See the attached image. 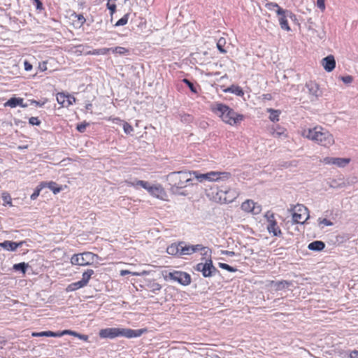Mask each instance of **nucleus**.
Returning a JSON list of instances; mask_svg holds the SVG:
<instances>
[{"label":"nucleus","instance_id":"e2e57ef3","mask_svg":"<svg viewBox=\"0 0 358 358\" xmlns=\"http://www.w3.org/2000/svg\"><path fill=\"white\" fill-rule=\"evenodd\" d=\"M76 336H78L80 338L84 340V341H87V338H88V336H86V335H80L78 334H77V335H76Z\"/></svg>","mask_w":358,"mask_h":358},{"label":"nucleus","instance_id":"09e8293b","mask_svg":"<svg viewBox=\"0 0 358 358\" xmlns=\"http://www.w3.org/2000/svg\"><path fill=\"white\" fill-rule=\"evenodd\" d=\"M55 185V182H50V183L48 184V187H49V188H50V189H52V192H53V193H54V194H57V193H58V192H60L61 189H60L59 187L55 188V187H53Z\"/></svg>","mask_w":358,"mask_h":358},{"label":"nucleus","instance_id":"ddd939ff","mask_svg":"<svg viewBox=\"0 0 358 358\" xmlns=\"http://www.w3.org/2000/svg\"><path fill=\"white\" fill-rule=\"evenodd\" d=\"M306 87L308 89V93L311 96V101L317 100L322 94L319 85L315 82L309 81L306 83Z\"/></svg>","mask_w":358,"mask_h":358},{"label":"nucleus","instance_id":"4468645a","mask_svg":"<svg viewBox=\"0 0 358 358\" xmlns=\"http://www.w3.org/2000/svg\"><path fill=\"white\" fill-rule=\"evenodd\" d=\"M323 163L325 164H334L340 168L345 167L350 162V158H340L327 157L323 159Z\"/></svg>","mask_w":358,"mask_h":358},{"label":"nucleus","instance_id":"13d9d810","mask_svg":"<svg viewBox=\"0 0 358 358\" xmlns=\"http://www.w3.org/2000/svg\"><path fill=\"white\" fill-rule=\"evenodd\" d=\"M78 20L80 22L81 24H83L85 22V18L83 17V15H78Z\"/></svg>","mask_w":358,"mask_h":358},{"label":"nucleus","instance_id":"5701e85b","mask_svg":"<svg viewBox=\"0 0 358 358\" xmlns=\"http://www.w3.org/2000/svg\"><path fill=\"white\" fill-rule=\"evenodd\" d=\"M85 287V285L82 282L81 280H79L78 282H73L70 285H69L66 289V292H73V291H76L80 288H83Z\"/></svg>","mask_w":358,"mask_h":358},{"label":"nucleus","instance_id":"2f4dec72","mask_svg":"<svg viewBox=\"0 0 358 358\" xmlns=\"http://www.w3.org/2000/svg\"><path fill=\"white\" fill-rule=\"evenodd\" d=\"M130 185L134 187L139 185L143 188L145 189L146 190H148L150 186L148 182L144 180H136L133 182H130Z\"/></svg>","mask_w":358,"mask_h":358},{"label":"nucleus","instance_id":"c9c22d12","mask_svg":"<svg viewBox=\"0 0 358 358\" xmlns=\"http://www.w3.org/2000/svg\"><path fill=\"white\" fill-rule=\"evenodd\" d=\"M218 266L219 267H220L221 268H223L224 270H227L229 272H235L237 271L236 268L229 266V264H227L225 263H219L218 264Z\"/></svg>","mask_w":358,"mask_h":358},{"label":"nucleus","instance_id":"6e6552de","mask_svg":"<svg viewBox=\"0 0 358 358\" xmlns=\"http://www.w3.org/2000/svg\"><path fill=\"white\" fill-rule=\"evenodd\" d=\"M168 278L170 280L178 282L184 286L189 285L191 283L190 275L182 271H174L173 272H169L167 275L164 276V279L166 280Z\"/></svg>","mask_w":358,"mask_h":358},{"label":"nucleus","instance_id":"69168bd1","mask_svg":"<svg viewBox=\"0 0 358 358\" xmlns=\"http://www.w3.org/2000/svg\"><path fill=\"white\" fill-rule=\"evenodd\" d=\"M8 198L10 199L9 196H3V200H4V201H6L8 203H9L10 202L8 201H7Z\"/></svg>","mask_w":358,"mask_h":358},{"label":"nucleus","instance_id":"8fccbe9b","mask_svg":"<svg viewBox=\"0 0 358 358\" xmlns=\"http://www.w3.org/2000/svg\"><path fill=\"white\" fill-rule=\"evenodd\" d=\"M45 334L46 337H59V332H53L51 331H45Z\"/></svg>","mask_w":358,"mask_h":358},{"label":"nucleus","instance_id":"a19ab883","mask_svg":"<svg viewBox=\"0 0 358 358\" xmlns=\"http://www.w3.org/2000/svg\"><path fill=\"white\" fill-rule=\"evenodd\" d=\"M123 129L127 134H129L133 131V127L127 122H124Z\"/></svg>","mask_w":358,"mask_h":358},{"label":"nucleus","instance_id":"603ef678","mask_svg":"<svg viewBox=\"0 0 358 358\" xmlns=\"http://www.w3.org/2000/svg\"><path fill=\"white\" fill-rule=\"evenodd\" d=\"M66 334H69V335H74V336H76V335H77V333L73 332V331H71V330H64V331H62V332H59V337H60V336H62L66 335Z\"/></svg>","mask_w":358,"mask_h":358},{"label":"nucleus","instance_id":"6ab92c4d","mask_svg":"<svg viewBox=\"0 0 358 358\" xmlns=\"http://www.w3.org/2000/svg\"><path fill=\"white\" fill-rule=\"evenodd\" d=\"M6 106H10V108H15L17 106H20L22 108H27L28 105L23 103V99L12 97L8 99L6 103Z\"/></svg>","mask_w":358,"mask_h":358},{"label":"nucleus","instance_id":"5fc2aeb1","mask_svg":"<svg viewBox=\"0 0 358 358\" xmlns=\"http://www.w3.org/2000/svg\"><path fill=\"white\" fill-rule=\"evenodd\" d=\"M24 70L27 71H31L32 69V65L27 61L24 62Z\"/></svg>","mask_w":358,"mask_h":358},{"label":"nucleus","instance_id":"f704fd0d","mask_svg":"<svg viewBox=\"0 0 358 358\" xmlns=\"http://www.w3.org/2000/svg\"><path fill=\"white\" fill-rule=\"evenodd\" d=\"M266 6L268 9L272 10L274 8H277L276 13L278 15H282L285 14V11L279 7V6L277 3H267Z\"/></svg>","mask_w":358,"mask_h":358},{"label":"nucleus","instance_id":"f3484780","mask_svg":"<svg viewBox=\"0 0 358 358\" xmlns=\"http://www.w3.org/2000/svg\"><path fill=\"white\" fill-rule=\"evenodd\" d=\"M322 64L327 72L332 71L336 66V61L333 55H329L322 60Z\"/></svg>","mask_w":358,"mask_h":358},{"label":"nucleus","instance_id":"473e14b6","mask_svg":"<svg viewBox=\"0 0 358 358\" xmlns=\"http://www.w3.org/2000/svg\"><path fill=\"white\" fill-rule=\"evenodd\" d=\"M66 94L63 92L58 93L57 94V101L59 104L63 107H66Z\"/></svg>","mask_w":358,"mask_h":358},{"label":"nucleus","instance_id":"f03ea898","mask_svg":"<svg viewBox=\"0 0 358 358\" xmlns=\"http://www.w3.org/2000/svg\"><path fill=\"white\" fill-rule=\"evenodd\" d=\"M301 135L324 147H329L334 143L333 135L321 127L304 129L301 131Z\"/></svg>","mask_w":358,"mask_h":358},{"label":"nucleus","instance_id":"1a4fd4ad","mask_svg":"<svg viewBox=\"0 0 358 358\" xmlns=\"http://www.w3.org/2000/svg\"><path fill=\"white\" fill-rule=\"evenodd\" d=\"M195 270L202 273V275L205 278L210 277L217 271V268L213 266V261L211 259L206 260L203 263H199L195 266Z\"/></svg>","mask_w":358,"mask_h":358},{"label":"nucleus","instance_id":"052dcab7","mask_svg":"<svg viewBox=\"0 0 358 358\" xmlns=\"http://www.w3.org/2000/svg\"><path fill=\"white\" fill-rule=\"evenodd\" d=\"M36 2V9L42 8V3L40 0H34Z\"/></svg>","mask_w":358,"mask_h":358},{"label":"nucleus","instance_id":"ea45409f","mask_svg":"<svg viewBox=\"0 0 358 358\" xmlns=\"http://www.w3.org/2000/svg\"><path fill=\"white\" fill-rule=\"evenodd\" d=\"M128 22V15H124L122 18H120L115 24L116 27L123 26L126 24Z\"/></svg>","mask_w":358,"mask_h":358},{"label":"nucleus","instance_id":"de8ad7c7","mask_svg":"<svg viewBox=\"0 0 358 358\" xmlns=\"http://www.w3.org/2000/svg\"><path fill=\"white\" fill-rule=\"evenodd\" d=\"M89 125L88 123H82L77 125V130L81 133L85 131L86 127Z\"/></svg>","mask_w":358,"mask_h":358},{"label":"nucleus","instance_id":"79ce46f5","mask_svg":"<svg viewBox=\"0 0 358 358\" xmlns=\"http://www.w3.org/2000/svg\"><path fill=\"white\" fill-rule=\"evenodd\" d=\"M43 188V186H42V184L41 185V187H38L35 190L34 192H33V194L31 195V200H35L38 196V195L40 194V192L41 190Z\"/></svg>","mask_w":358,"mask_h":358},{"label":"nucleus","instance_id":"774afa93","mask_svg":"<svg viewBox=\"0 0 358 358\" xmlns=\"http://www.w3.org/2000/svg\"><path fill=\"white\" fill-rule=\"evenodd\" d=\"M213 358H221L220 356H218L217 355H214L213 356Z\"/></svg>","mask_w":358,"mask_h":358},{"label":"nucleus","instance_id":"864d4df0","mask_svg":"<svg viewBox=\"0 0 358 358\" xmlns=\"http://www.w3.org/2000/svg\"><path fill=\"white\" fill-rule=\"evenodd\" d=\"M317 6L320 9L324 10L325 9L324 0H317Z\"/></svg>","mask_w":358,"mask_h":358},{"label":"nucleus","instance_id":"4be33fe9","mask_svg":"<svg viewBox=\"0 0 358 358\" xmlns=\"http://www.w3.org/2000/svg\"><path fill=\"white\" fill-rule=\"evenodd\" d=\"M181 247L180 246V243L178 244H171L166 248V252L171 255H179L180 256V250Z\"/></svg>","mask_w":358,"mask_h":358},{"label":"nucleus","instance_id":"680f3d73","mask_svg":"<svg viewBox=\"0 0 358 358\" xmlns=\"http://www.w3.org/2000/svg\"><path fill=\"white\" fill-rule=\"evenodd\" d=\"M76 50L75 51L76 53L81 54L83 50V45H78L76 48Z\"/></svg>","mask_w":358,"mask_h":358},{"label":"nucleus","instance_id":"4d7b16f0","mask_svg":"<svg viewBox=\"0 0 358 358\" xmlns=\"http://www.w3.org/2000/svg\"><path fill=\"white\" fill-rule=\"evenodd\" d=\"M222 254L227 255L230 257H233L235 255V252L233 251H228V250H222Z\"/></svg>","mask_w":358,"mask_h":358},{"label":"nucleus","instance_id":"bf43d9fd","mask_svg":"<svg viewBox=\"0 0 358 358\" xmlns=\"http://www.w3.org/2000/svg\"><path fill=\"white\" fill-rule=\"evenodd\" d=\"M350 358H358V351H353L350 355Z\"/></svg>","mask_w":358,"mask_h":358},{"label":"nucleus","instance_id":"412c9836","mask_svg":"<svg viewBox=\"0 0 358 358\" xmlns=\"http://www.w3.org/2000/svg\"><path fill=\"white\" fill-rule=\"evenodd\" d=\"M324 243L321 241H315L309 243L308 245V248L313 251H321L324 248Z\"/></svg>","mask_w":358,"mask_h":358},{"label":"nucleus","instance_id":"3c124183","mask_svg":"<svg viewBox=\"0 0 358 358\" xmlns=\"http://www.w3.org/2000/svg\"><path fill=\"white\" fill-rule=\"evenodd\" d=\"M265 217L266 218L268 223L271 222L272 220H275L273 213L270 211L266 212L265 214Z\"/></svg>","mask_w":358,"mask_h":358},{"label":"nucleus","instance_id":"bb28decb","mask_svg":"<svg viewBox=\"0 0 358 358\" xmlns=\"http://www.w3.org/2000/svg\"><path fill=\"white\" fill-rule=\"evenodd\" d=\"M146 286L149 290L153 293H155L157 291H159L162 289L161 285L155 281H150Z\"/></svg>","mask_w":358,"mask_h":358},{"label":"nucleus","instance_id":"a18cd8bd","mask_svg":"<svg viewBox=\"0 0 358 358\" xmlns=\"http://www.w3.org/2000/svg\"><path fill=\"white\" fill-rule=\"evenodd\" d=\"M318 222L320 224H324L325 226H331L333 223L326 218H319Z\"/></svg>","mask_w":358,"mask_h":358},{"label":"nucleus","instance_id":"e433bc0d","mask_svg":"<svg viewBox=\"0 0 358 358\" xmlns=\"http://www.w3.org/2000/svg\"><path fill=\"white\" fill-rule=\"evenodd\" d=\"M182 81L189 87V88L192 92H193L194 94L197 93L196 87L194 85V84L191 81H189L188 79H186V78L183 79Z\"/></svg>","mask_w":358,"mask_h":358},{"label":"nucleus","instance_id":"20e7f679","mask_svg":"<svg viewBox=\"0 0 358 358\" xmlns=\"http://www.w3.org/2000/svg\"><path fill=\"white\" fill-rule=\"evenodd\" d=\"M145 331V329H131L127 328L111 327L101 329L99 332V336L101 338L113 339L117 337L131 338L139 337Z\"/></svg>","mask_w":358,"mask_h":358},{"label":"nucleus","instance_id":"2eb2a0df","mask_svg":"<svg viewBox=\"0 0 358 358\" xmlns=\"http://www.w3.org/2000/svg\"><path fill=\"white\" fill-rule=\"evenodd\" d=\"M292 285H293V283L292 281H287V280H280V281L272 280L270 282V287L275 291H280V290L288 289L289 287L292 286Z\"/></svg>","mask_w":358,"mask_h":358},{"label":"nucleus","instance_id":"f8f14e48","mask_svg":"<svg viewBox=\"0 0 358 358\" xmlns=\"http://www.w3.org/2000/svg\"><path fill=\"white\" fill-rule=\"evenodd\" d=\"M241 209L245 212L258 215L262 211V206L252 200L248 199L241 204Z\"/></svg>","mask_w":358,"mask_h":358},{"label":"nucleus","instance_id":"49530a36","mask_svg":"<svg viewBox=\"0 0 358 358\" xmlns=\"http://www.w3.org/2000/svg\"><path fill=\"white\" fill-rule=\"evenodd\" d=\"M29 122L31 125H37V126L40 125V124H41V121L36 117H30L29 120Z\"/></svg>","mask_w":358,"mask_h":358},{"label":"nucleus","instance_id":"c03bdc74","mask_svg":"<svg viewBox=\"0 0 358 358\" xmlns=\"http://www.w3.org/2000/svg\"><path fill=\"white\" fill-rule=\"evenodd\" d=\"M341 80L345 84H350L353 81V78L351 76H341Z\"/></svg>","mask_w":358,"mask_h":358},{"label":"nucleus","instance_id":"72a5a7b5","mask_svg":"<svg viewBox=\"0 0 358 358\" xmlns=\"http://www.w3.org/2000/svg\"><path fill=\"white\" fill-rule=\"evenodd\" d=\"M226 44V40L224 38L221 37L217 43V48L219 51L222 53H226L227 50L224 48V45Z\"/></svg>","mask_w":358,"mask_h":358},{"label":"nucleus","instance_id":"dca6fc26","mask_svg":"<svg viewBox=\"0 0 358 358\" xmlns=\"http://www.w3.org/2000/svg\"><path fill=\"white\" fill-rule=\"evenodd\" d=\"M148 192L153 196L160 199H164V196L166 195L165 191L163 187L159 185H150L148 189Z\"/></svg>","mask_w":358,"mask_h":358},{"label":"nucleus","instance_id":"cd10ccee","mask_svg":"<svg viewBox=\"0 0 358 358\" xmlns=\"http://www.w3.org/2000/svg\"><path fill=\"white\" fill-rule=\"evenodd\" d=\"M29 267V264L25 262H21L13 265V269L15 271H21L22 273H25L27 268Z\"/></svg>","mask_w":358,"mask_h":358},{"label":"nucleus","instance_id":"aec40b11","mask_svg":"<svg viewBox=\"0 0 358 358\" xmlns=\"http://www.w3.org/2000/svg\"><path fill=\"white\" fill-rule=\"evenodd\" d=\"M267 229L270 234H273L275 236H280L282 232L277 225V222L275 220H272L271 222L268 223Z\"/></svg>","mask_w":358,"mask_h":358},{"label":"nucleus","instance_id":"f257e3e1","mask_svg":"<svg viewBox=\"0 0 358 358\" xmlns=\"http://www.w3.org/2000/svg\"><path fill=\"white\" fill-rule=\"evenodd\" d=\"M200 182L204 180L210 182L218 181L224 178H229V173H218L211 171L207 173H199L197 171H174L166 176V180L170 186V192L176 195L187 196V192L182 189L189 185H193L192 176Z\"/></svg>","mask_w":358,"mask_h":358},{"label":"nucleus","instance_id":"0e129e2a","mask_svg":"<svg viewBox=\"0 0 358 358\" xmlns=\"http://www.w3.org/2000/svg\"><path fill=\"white\" fill-rule=\"evenodd\" d=\"M32 103H34L36 106H41L42 104H41L38 101H35V100H31V101Z\"/></svg>","mask_w":358,"mask_h":358},{"label":"nucleus","instance_id":"6e6d98bb","mask_svg":"<svg viewBox=\"0 0 358 358\" xmlns=\"http://www.w3.org/2000/svg\"><path fill=\"white\" fill-rule=\"evenodd\" d=\"M31 336L33 337H42V336H45V331H41V332H33L31 334Z\"/></svg>","mask_w":358,"mask_h":358},{"label":"nucleus","instance_id":"c756f323","mask_svg":"<svg viewBox=\"0 0 358 358\" xmlns=\"http://www.w3.org/2000/svg\"><path fill=\"white\" fill-rule=\"evenodd\" d=\"M110 51V49L107 48H100V49H96L93 51H89L87 52V55H106L108 52Z\"/></svg>","mask_w":358,"mask_h":358},{"label":"nucleus","instance_id":"58836bf2","mask_svg":"<svg viewBox=\"0 0 358 358\" xmlns=\"http://www.w3.org/2000/svg\"><path fill=\"white\" fill-rule=\"evenodd\" d=\"M66 107H69L71 105L73 104L76 101V99L71 95V94H66Z\"/></svg>","mask_w":358,"mask_h":358},{"label":"nucleus","instance_id":"423d86ee","mask_svg":"<svg viewBox=\"0 0 358 358\" xmlns=\"http://www.w3.org/2000/svg\"><path fill=\"white\" fill-rule=\"evenodd\" d=\"M97 255L91 252H85L73 255L71 258V263L73 265L87 266L94 263Z\"/></svg>","mask_w":358,"mask_h":358},{"label":"nucleus","instance_id":"393cba45","mask_svg":"<svg viewBox=\"0 0 358 358\" xmlns=\"http://www.w3.org/2000/svg\"><path fill=\"white\" fill-rule=\"evenodd\" d=\"M94 273V271L92 269H87L83 273L82 279L80 280L86 286L92 275Z\"/></svg>","mask_w":358,"mask_h":358},{"label":"nucleus","instance_id":"39448f33","mask_svg":"<svg viewBox=\"0 0 358 358\" xmlns=\"http://www.w3.org/2000/svg\"><path fill=\"white\" fill-rule=\"evenodd\" d=\"M180 246L181 247L180 256L182 255H190L196 252L201 251L203 256L210 255L211 251L207 248L203 246L201 244L196 245H187L184 242H180Z\"/></svg>","mask_w":358,"mask_h":358},{"label":"nucleus","instance_id":"7ed1b4c3","mask_svg":"<svg viewBox=\"0 0 358 358\" xmlns=\"http://www.w3.org/2000/svg\"><path fill=\"white\" fill-rule=\"evenodd\" d=\"M210 107L212 111L228 124L236 125L243 120V115L238 114L226 104L215 102Z\"/></svg>","mask_w":358,"mask_h":358},{"label":"nucleus","instance_id":"0eeeda50","mask_svg":"<svg viewBox=\"0 0 358 358\" xmlns=\"http://www.w3.org/2000/svg\"><path fill=\"white\" fill-rule=\"evenodd\" d=\"M293 222L297 224H303L308 218V210L302 204H297L291 210Z\"/></svg>","mask_w":358,"mask_h":358},{"label":"nucleus","instance_id":"b1692460","mask_svg":"<svg viewBox=\"0 0 358 358\" xmlns=\"http://www.w3.org/2000/svg\"><path fill=\"white\" fill-rule=\"evenodd\" d=\"M149 273L150 272L148 271H142L141 272H131L128 270H121L120 274L121 276H124L127 274H131L132 275H134V276H142V275H148Z\"/></svg>","mask_w":358,"mask_h":358},{"label":"nucleus","instance_id":"4c0bfd02","mask_svg":"<svg viewBox=\"0 0 358 358\" xmlns=\"http://www.w3.org/2000/svg\"><path fill=\"white\" fill-rule=\"evenodd\" d=\"M110 49V51H112L113 53H117L120 55H124L127 52V49L123 47H115L114 48Z\"/></svg>","mask_w":358,"mask_h":358},{"label":"nucleus","instance_id":"a211bd4d","mask_svg":"<svg viewBox=\"0 0 358 358\" xmlns=\"http://www.w3.org/2000/svg\"><path fill=\"white\" fill-rule=\"evenodd\" d=\"M24 242L20 241L19 243L13 242L10 241H5L2 243H0V247L8 251H15L17 248L21 247L23 245Z\"/></svg>","mask_w":358,"mask_h":358},{"label":"nucleus","instance_id":"c85d7f7f","mask_svg":"<svg viewBox=\"0 0 358 358\" xmlns=\"http://www.w3.org/2000/svg\"><path fill=\"white\" fill-rule=\"evenodd\" d=\"M280 15V17L279 18V22H280L281 28L284 30L289 31L290 27L288 24V22L286 19V17L284 15V14Z\"/></svg>","mask_w":358,"mask_h":358},{"label":"nucleus","instance_id":"9d476101","mask_svg":"<svg viewBox=\"0 0 358 358\" xmlns=\"http://www.w3.org/2000/svg\"><path fill=\"white\" fill-rule=\"evenodd\" d=\"M222 190V186L217 184L212 183L206 186L205 192L206 196L212 201L220 202L221 201V195L220 194Z\"/></svg>","mask_w":358,"mask_h":358},{"label":"nucleus","instance_id":"338daca9","mask_svg":"<svg viewBox=\"0 0 358 358\" xmlns=\"http://www.w3.org/2000/svg\"><path fill=\"white\" fill-rule=\"evenodd\" d=\"M90 107H92V104L91 103H88V104L86 105V109L88 110V109L90 108Z\"/></svg>","mask_w":358,"mask_h":358},{"label":"nucleus","instance_id":"a878e982","mask_svg":"<svg viewBox=\"0 0 358 358\" xmlns=\"http://www.w3.org/2000/svg\"><path fill=\"white\" fill-rule=\"evenodd\" d=\"M267 112L270 113L269 119L272 122H278L279 120V115L280 111L272 108H267Z\"/></svg>","mask_w":358,"mask_h":358},{"label":"nucleus","instance_id":"7c9ffc66","mask_svg":"<svg viewBox=\"0 0 358 358\" xmlns=\"http://www.w3.org/2000/svg\"><path fill=\"white\" fill-rule=\"evenodd\" d=\"M225 92H232L236 94V95L241 96L243 94V92L242 89L238 86L232 85L229 87Z\"/></svg>","mask_w":358,"mask_h":358},{"label":"nucleus","instance_id":"9b49d317","mask_svg":"<svg viewBox=\"0 0 358 358\" xmlns=\"http://www.w3.org/2000/svg\"><path fill=\"white\" fill-rule=\"evenodd\" d=\"M220 203H231L238 196V192L229 187L222 186Z\"/></svg>","mask_w":358,"mask_h":358},{"label":"nucleus","instance_id":"37998d69","mask_svg":"<svg viewBox=\"0 0 358 358\" xmlns=\"http://www.w3.org/2000/svg\"><path fill=\"white\" fill-rule=\"evenodd\" d=\"M107 8L110 11V15H112L116 10V5L115 3H111L110 0L108 1Z\"/></svg>","mask_w":358,"mask_h":358}]
</instances>
